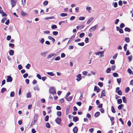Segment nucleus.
<instances>
[{
    "mask_svg": "<svg viewBox=\"0 0 133 133\" xmlns=\"http://www.w3.org/2000/svg\"><path fill=\"white\" fill-rule=\"evenodd\" d=\"M46 73L49 75L50 76H54V74L52 72H46Z\"/></svg>",
    "mask_w": 133,
    "mask_h": 133,
    "instance_id": "obj_14",
    "label": "nucleus"
},
{
    "mask_svg": "<svg viewBox=\"0 0 133 133\" xmlns=\"http://www.w3.org/2000/svg\"><path fill=\"white\" fill-rule=\"evenodd\" d=\"M6 91V89L5 88H2L1 92L2 93H3Z\"/></svg>",
    "mask_w": 133,
    "mask_h": 133,
    "instance_id": "obj_23",
    "label": "nucleus"
},
{
    "mask_svg": "<svg viewBox=\"0 0 133 133\" xmlns=\"http://www.w3.org/2000/svg\"><path fill=\"white\" fill-rule=\"evenodd\" d=\"M85 19V18L84 17H80L79 18V20L83 21Z\"/></svg>",
    "mask_w": 133,
    "mask_h": 133,
    "instance_id": "obj_36",
    "label": "nucleus"
},
{
    "mask_svg": "<svg viewBox=\"0 0 133 133\" xmlns=\"http://www.w3.org/2000/svg\"><path fill=\"white\" fill-rule=\"evenodd\" d=\"M31 66V65L29 64H28L26 66V68L28 69H29Z\"/></svg>",
    "mask_w": 133,
    "mask_h": 133,
    "instance_id": "obj_44",
    "label": "nucleus"
},
{
    "mask_svg": "<svg viewBox=\"0 0 133 133\" xmlns=\"http://www.w3.org/2000/svg\"><path fill=\"white\" fill-rule=\"evenodd\" d=\"M11 39V36L10 35L7 36L6 37V39L8 41L10 40Z\"/></svg>",
    "mask_w": 133,
    "mask_h": 133,
    "instance_id": "obj_59",
    "label": "nucleus"
},
{
    "mask_svg": "<svg viewBox=\"0 0 133 133\" xmlns=\"http://www.w3.org/2000/svg\"><path fill=\"white\" fill-rule=\"evenodd\" d=\"M61 119L58 118H56L55 120V121L56 123L58 124H60L61 123Z\"/></svg>",
    "mask_w": 133,
    "mask_h": 133,
    "instance_id": "obj_6",
    "label": "nucleus"
},
{
    "mask_svg": "<svg viewBox=\"0 0 133 133\" xmlns=\"http://www.w3.org/2000/svg\"><path fill=\"white\" fill-rule=\"evenodd\" d=\"M65 54L64 53H62L61 54V57L62 58H63L65 57Z\"/></svg>",
    "mask_w": 133,
    "mask_h": 133,
    "instance_id": "obj_53",
    "label": "nucleus"
},
{
    "mask_svg": "<svg viewBox=\"0 0 133 133\" xmlns=\"http://www.w3.org/2000/svg\"><path fill=\"white\" fill-rule=\"evenodd\" d=\"M93 19V17L91 18L87 22V24L88 25L89 24L91 23V22L92 21Z\"/></svg>",
    "mask_w": 133,
    "mask_h": 133,
    "instance_id": "obj_10",
    "label": "nucleus"
},
{
    "mask_svg": "<svg viewBox=\"0 0 133 133\" xmlns=\"http://www.w3.org/2000/svg\"><path fill=\"white\" fill-rule=\"evenodd\" d=\"M44 41L43 38H42L40 41V42L42 44H43Z\"/></svg>",
    "mask_w": 133,
    "mask_h": 133,
    "instance_id": "obj_56",
    "label": "nucleus"
},
{
    "mask_svg": "<svg viewBox=\"0 0 133 133\" xmlns=\"http://www.w3.org/2000/svg\"><path fill=\"white\" fill-rule=\"evenodd\" d=\"M72 97L71 96H70L68 98V97L67 98H65V99L67 101L70 102L72 100Z\"/></svg>",
    "mask_w": 133,
    "mask_h": 133,
    "instance_id": "obj_13",
    "label": "nucleus"
},
{
    "mask_svg": "<svg viewBox=\"0 0 133 133\" xmlns=\"http://www.w3.org/2000/svg\"><path fill=\"white\" fill-rule=\"evenodd\" d=\"M48 3V1H45L43 3V5H47Z\"/></svg>",
    "mask_w": 133,
    "mask_h": 133,
    "instance_id": "obj_54",
    "label": "nucleus"
},
{
    "mask_svg": "<svg viewBox=\"0 0 133 133\" xmlns=\"http://www.w3.org/2000/svg\"><path fill=\"white\" fill-rule=\"evenodd\" d=\"M12 7H14L16 5V2L15 0H11Z\"/></svg>",
    "mask_w": 133,
    "mask_h": 133,
    "instance_id": "obj_7",
    "label": "nucleus"
},
{
    "mask_svg": "<svg viewBox=\"0 0 133 133\" xmlns=\"http://www.w3.org/2000/svg\"><path fill=\"white\" fill-rule=\"evenodd\" d=\"M14 54V51L13 50H11L9 51V54L11 56H12Z\"/></svg>",
    "mask_w": 133,
    "mask_h": 133,
    "instance_id": "obj_19",
    "label": "nucleus"
},
{
    "mask_svg": "<svg viewBox=\"0 0 133 133\" xmlns=\"http://www.w3.org/2000/svg\"><path fill=\"white\" fill-rule=\"evenodd\" d=\"M48 52L46 51L41 53V55L45 57L47 54Z\"/></svg>",
    "mask_w": 133,
    "mask_h": 133,
    "instance_id": "obj_11",
    "label": "nucleus"
},
{
    "mask_svg": "<svg viewBox=\"0 0 133 133\" xmlns=\"http://www.w3.org/2000/svg\"><path fill=\"white\" fill-rule=\"evenodd\" d=\"M31 95L30 92L26 94V97L27 98H31Z\"/></svg>",
    "mask_w": 133,
    "mask_h": 133,
    "instance_id": "obj_20",
    "label": "nucleus"
},
{
    "mask_svg": "<svg viewBox=\"0 0 133 133\" xmlns=\"http://www.w3.org/2000/svg\"><path fill=\"white\" fill-rule=\"evenodd\" d=\"M49 118V116H46L45 118V120L46 122L48 121Z\"/></svg>",
    "mask_w": 133,
    "mask_h": 133,
    "instance_id": "obj_47",
    "label": "nucleus"
},
{
    "mask_svg": "<svg viewBox=\"0 0 133 133\" xmlns=\"http://www.w3.org/2000/svg\"><path fill=\"white\" fill-rule=\"evenodd\" d=\"M124 30H125V31H127L128 32H130V29L129 28L127 27V28H125Z\"/></svg>",
    "mask_w": 133,
    "mask_h": 133,
    "instance_id": "obj_51",
    "label": "nucleus"
},
{
    "mask_svg": "<svg viewBox=\"0 0 133 133\" xmlns=\"http://www.w3.org/2000/svg\"><path fill=\"white\" fill-rule=\"evenodd\" d=\"M78 131V128L77 127H75L73 129V131L74 133H76Z\"/></svg>",
    "mask_w": 133,
    "mask_h": 133,
    "instance_id": "obj_18",
    "label": "nucleus"
},
{
    "mask_svg": "<svg viewBox=\"0 0 133 133\" xmlns=\"http://www.w3.org/2000/svg\"><path fill=\"white\" fill-rule=\"evenodd\" d=\"M100 115V112H96L95 114V117H98Z\"/></svg>",
    "mask_w": 133,
    "mask_h": 133,
    "instance_id": "obj_25",
    "label": "nucleus"
},
{
    "mask_svg": "<svg viewBox=\"0 0 133 133\" xmlns=\"http://www.w3.org/2000/svg\"><path fill=\"white\" fill-rule=\"evenodd\" d=\"M128 72L130 74H131L132 73V71L131 70V69L129 68L127 70Z\"/></svg>",
    "mask_w": 133,
    "mask_h": 133,
    "instance_id": "obj_58",
    "label": "nucleus"
},
{
    "mask_svg": "<svg viewBox=\"0 0 133 133\" xmlns=\"http://www.w3.org/2000/svg\"><path fill=\"white\" fill-rule=\"evenodd\" d=\"M15 92L14 91H12L10 93V96L11 97H13L15 96Z\"/></svg>",
    "mask_w": 133,
    "mask_h": 133,
    "instance_id": "obj_30",
    "label": "nucleus"
},
{
    "mask_svg": "<svg viewBox=\"0 0 133 133\" xmlns=\"http://www.w3.org/2000/svg\"><path fill=\"white\" fill-rule=\"evenodd\" d=\"M116 66L115 65H112L111 67V69L112 70H114Z\"/></svg>",
    "mask_w": 133,
    "mask_h": 133,
    "instance_id": "obj_63",
    "label": "nucleus"
},
{
    "mask_svg": "<svg viewBox=\"0 0 133 133\" xmlns=\"http://www.w3.org/2000/svg\"><path fill=\"white\" fill-rule=\"evenodd\" d=\"M60 16L62 17H64L67 16V14L66 13H62L60 14Z\"/></svg>",
    "mask_w": 133,
    "mask_h": 133,
    "instance_id": "obj_21",
    "label": "nucleus"
},
{
    "mask_svg": "<svg viewBox=\"0 0 133 133\" xmlns=\"http://www.w3.org/2000/svg\"><path fill=\"white\" fill-rule=\"evenodd\" d=\"M111 70L110 68H108L105 71V72L107 73L108 74L110 73Z\"/></svg>",
    "mask_w": 133,
    "mask_h": 133,
    "instance_id": "obj_17",
    "label": "nucleus"
},
{
    "mask_svg": "<svg viewBox=\"0 0 133 133\" xmlns=\"http://www.w3.org/2000/svg\"><path fill=\"white\" fill-rule=\"evenodd\" d=\"M88 74V72L87 71H83L82 72V74L83 75H84L86 76L87 75V74Z\"/></svg>",
    "mask_w": 133,
    "mask_h": 133,
    "instance_id": "obj_29",
    "label": "nucleus"
},
{
    "mask_svg": "<svg viewBox=\"0 0 133 133\" xmlns=\"http://www.w3.org/2000/svg\"><path fill=\"white\" fill-rule=\"evenodd\" d=\"M18 69L19 70H20L23 68V67L20 64L18 65Z\"/></svg>",
    "mask_w": 133,
    "mask_h": 133,
    "instance_id": "obj_62",
    "label": "nucleus"
},
{
    "mask_svg": "<svg viewBox=\"0 0 133 133\" xmlns=\"http://www.w3.org/2000/svg\"><path fill=\"white\" fill-rule=\"evenodd\" d=\"M124 26V24L123 23H121L120 25V27L121 28H122Z\"/></svg>",
    "mask_w": 133,
    "mask_h": 133,
    "instance_id": "obj_64",
    "label": "nucleus"
},
{
    "mask_svg": "<svg viewBox=\"0 0 133 133\" xmlns=\"http://www.w3.org/2000/svg\"><path fill=\"white\" fill-rule=\"evenodd\" d=\"M113 76L114 77H118V75L117 73L115 72L113 74Z\"/></svg>",
    "mask_w": 133,
    "mask_h": 133,
    "instance_id": "obj_24",
    "label": "nucleus"
},
{
    "mask_svg": "<svg viewBox=\"0 0 133 133\" xmlns=\"http://www.w3.org/2000/svg\"><path fill=\"white\" fill-rule=\"evenodd\" d=\"M86 10L89 12L90 13L91 12V10H92L90 6H87L86 8Z\"/></svg>",
    "mask_w": 133,
    "mask_h": 133,
    "instance_id": "obj_9",
    "label": "nucleus"
},
{
    "mask_svg": "<svg viewBox=\"0 0 133 133\" xmlns=\"http://www.w3.org/2000/svg\"><path fill=\"white\" fill-rule=\"evenodd\" d=\"M117 102L118 104H121L122 103V100L121 99H119L117 100Z\"/></svg>",
    "mask_w": 133,
    "mask_h": 133,
    "instance_id": "obj_32",
    "label": "nucleus"
},
{
    "mask_svg": "<svg viewBox=\"0 0 133 133\" xmlns=\"http://www.w3.org/2000/svg\"><path fill=\"white\" fill-rule=\"evenodd\" d=\"M34 90H35L38 91L39 90V88L38 86H36L35 87Z\"/></svg>",
    "mask_w": 133,
    "mask_h": 133,
    "instance_id": "obj_31",
    "label": "nucleus"
},
{
    "mask_svg": "<svg viewBox=\"0 0 133 133\" xmlns=\"http://www.w3.org/2000/svg\"><path fill=\"white\" fill-rule=\"evenodd\" d=\"M52 34L56 36L58 34V32L56 31H54L53 32Z\"/></svg>",
    "mask_w": 133,
    "mask_h": 133,
    "instance_id": "obj_52",
    "label": "nucleus"
},
{
    "mask_svg": "<svg viewBox=\"0 0 133 133\" xmlns=\"http://www.w3.org/2000/svg\"><path fill=\"white\" fill-rule=\"evenodd\" d=\"M28 74L27 73H25L23 75V76L24 78H25L28 77Z\"/></svg>",
    "mask_w": 133,
    "mask_h": 133,
    "instance_id": "obj_55",
    "label": "nucleus"
},
{
    "mask_svg": "<svg viewBox=\"0 0 133 133\" xmlns=\"http://www.w3.org/2000/svg\"><path fill=\"white\" fill-rule=\"evenodd\" d=\"M57 115L59 117H61L62 116V113L61 111H58L57 112Z\"/></svg>",
    "mask_w": 133,
    "mask_h": 133,
    "instance_id": "obj_22",
    "label": "nucleus"
},
{
    "mask_svg": "<svg viewBox=\"0 0 133 133\" xmlns=\"http://www.w3.org/2000/svg\"><path fill=\"white\" fill-rule=\"evenodd\" d=\"M116 92H117L118 94L120 95H121L122 94V92L121 90H118V91Z\"/></svg>",
    "mask_w": 133,
    "mask_h": 133,
    "instance_id": "obj_37",
    "label": "nucleus"
},
{
    "mask_svg": "<svg viewBox=\"0 0 133 133\" xmlns=\"http://www.w3.org/2000/svg\"><path fill=\"white\" fill-rule=\"evenodd\" d=\"M49 92L50 93L53 94H55L56 93V91L54 87H50L49 89Z\"/></svg>",
    "mask_w": 133,
    "mask_h": 133,
    "instance_id": "obj_2",
    "label": "nucleus"
},
{
    "mask_svg": "<svg viewBox=\"0 0 133 133\" xmlns=\"http://www.w3.org/2000/svg\"><path fill=\"white\" fill-rule=\"evenodd\" d=\"M9 46L13 48L14 46V44L10 43L9 44Z\"/></svg>",
    "mask_w": 133,
    "mask_h": 133,
    "instance_id": "obj_42",
    "label": "nucleus"
},
{
    "mask_svg": "<svg viewBox=\"0 0 133 133\" xmlns=\"http://www.w3.org/2000/svg\"><path fill=\"white\" fill-rule=\"evenodd\" d=\"M111 109L112 111L114 113H115L116 112L115 110L114 107L112 106L111 107Z\"/></svg>",
    "mask_w": 133,
    "mask_h": 133,
    "instance_id": "obj_38",
    "label": "nucleus"
},
{
    "mask_svg": "<svg viewBox=\"0 0 133 133\" xmlns=\"http://www.w3.org/2000/svg\"><path fill=\"white\" fill-rule=\"evenodd\" d=\"M117 80L118 83L120 84L121 81V78H117Z\"/></svg>",
    "mask_w": 133,
    "mask_h": 133,
    "instance_id": "obj_45",
    "label": "nucleus"
},
{
    "mask_svg": "<svg viewBox=\"0 0 133 133\" xmlns=\"http://www.w3.org/2000/svg\"><path fill=\"white\" fill-rule=\"evenodd\" d=\"M125 40L127 43H128L130 42L129 39V37H126L125 39Z\"/></svg>",
    "mask_w": 133,
    "mask_h": 133,
    "instance_id": "obj_49",
    "label": "nucleus"
},
{
    "mask_svg": "<svg viewBox=\"0 0 133 133\" xmlns=\"http://www.w3.org/2000/svg\"><path fill=\"white\" fill-rule=\"evenodd\" d=\"M110 63L112 64H114L115 63V61L114 60L111 59L110 61Z\"/></svg>",
    "mask_w": 133,
    "mask_h": 133,
    "instance_id": "obj_60",
    "label": "nucleus"
},
{
    "mask_svg": "<svg viewBox=\"0 0 133 133\" xmlns=\"http://www.w3.org/2000/svg\"><path fill=\"white\" fill-rule=\"evenodd\" d=\"M78 44L80 46H83L84 45V42H83L81 43H78Z\"/></svg>",
    "mask_w": 133,
    "mask_h": 133,
    "instance_id": "obj_48",
    "label": "nucleus"
},
{
    "mask_svg": "<svg viewBox=\"0 0 133 133\" xmlns=\"http://www.w3.org/2000/svg\"><path fill=\"white\" fill-rule=\"evenodd\" d=\"M112 5H114V7L115 8H116L117 7V3L116 2H113Z\"/></svg>",
    "mask_w": 133,
    "mask_h": 133,
    "instance_id": "obj_33",
    "label": "nucleus"
},
{
    "mask_svg": "<svg viewBox=\"0 0 133 133\" xmlns=\"http://www.w3.org/2000/svg\"><path fill=\"white\" fill-rule=\"evenodd\" d=\"M89 39L88 37H86L85 38V42L86 43H87L89 42Z\"/></svg>",
    "mask_w": 133,
    "mask_h": 133,
    "instance_id": "obj_57",
    "label": "nucleus"
},
{
    "mask_svg": "<svg viewBox=\"0 0 133 133\" xmlns=\"http://www.w3.org/2000/svg\"><path fill=\"white\" fill-rule=\"evenodd\" d=\"M123 105L122 104H121L118 107V110H120L123 107Z\"/></svg>",
    "mask_w": 133,
    "mask_h": 133,
    "instance_id": "obj_27",
    "label": "nucleus"
},
{
    "mask_svg": "<svg viewBox=\"0 0 133 133\" xmlns=\"http://www.w3.org/2000/svg\"><path fill=\"white\" fill-rule=\"evenodd\" d=\"M103 83L99 82L98 83V85L100 87H102L103 86Z\"/></svg>",
    "mask_w": 133,
    "mask_h": 133,
    "instance_id": "obj_50",
    "label": "nucleus"
},
{
    "mask_svg": "<svg viewBox=\"0 0 133 133\" xmlns=\"http://www.w3.org/2000/svg\"><path fill=\"white\" fill-rule=\"evenodd\" d=\"M51 28L52 29H55L57 28V26L56 25H52L51 26Z\"/></svg>",
    "mask_w": 133,
    "mask_h": 133,
    "instance_id": "obj_43",
    "label": "nucleus"
},
{
    "mask_svg": "<svg viewBox=\"0 0 133 133\" xmlns=\"http://www.w3.org/2000/svg\"><path fill=\"white\" fill-rule=\"evenodd\" d=\"M70 92H68L67 94H66V95H65V98H67L68 96L70 95Z\"/></svg>",
    "mask_w": 133,
    "mask_h": 133,
    "instance_id": "obj_40",
    "label": "nucleus"
},
{
    "mask_svg": "<svg viewBox=\"0 0 133 133\" xmlns=\"http://www.w3.org/2000/svg\"><path fill=\"white\" fill-rule=\"evenodd\" d=\"M7 77L6 79V81L7 82H11L12 81L13 78L10 76H7Z\"/></svg>",
    "mask_w": 133,
    "mask_h": 133,
    "instance_id": "obj_3",
    "label": "nucleus"
},
{
    "mask_svg": "<svg viewBox=\"0 0 133 133\" xmlns=\"http://www.w3.org/2000/svg\"><path fill=\"white\" fill-rule=\"evenodd\" d=\"M50 125L49 123H47L46 124V127L48 128H50Z\"/></svg>",
    "mask_w": 133,
    "mask_h": 133,
    "instance_id": "obj_35",
    "label": "nucleus"
},
{
    "mask_svg": "<svg viewBox=\"0 0 133 133\" xmlns=\"http://www.w3.org/2000/svg\"><path fill=\"white\" fill-rule=\"evenodd\" d=\"M104 93H105V92H104V91H102V92H101V97H104V96H105V95L104 94Z\"/></svg>",
    "mask_w": 133,
    "mask_h": 133,
    "instance_id": "obj_41",
    "label": "nucleus"
},
{
    "mask_svg": "<svg viewBox=\"0 0 133 133\" xmlns=\"http://www.w3.org/2000/svg\"><path fill=\"white\" fill-rule=\"evenodd\" d=\"M97 27V25H96L90 28L89 30L90 31L92 32L95 30Z\"/></svg>",
    "mask_w": 133,
    "mask_h": 133,
    "instance_id": "obj_5",
    "label": "nucleus"
},
{
    "mask_svg": "<svg viewBox=\"0 0 133 133\" xmlns=\"http://www.w3.org/2000/svg\"><path fill=\"white\" fill-rule=\"evenodd\" d=\"M69 107H68L66 109V114L67 115L69 114Z\"/></svg>",
    "mask_w": 133,
    "mask_h": 133,
    "instance_id": "obj_39",
    "label": "nucleus"
},
{
    "mask_svg": "<svg viewBox=\"0 0 133 133\" xmlns=\"http://www.w3.org/2000/svg\"><path fill=\"white\" fill-rule=\"evenodd\" d=\"M21 15L23 16H26L27 15L26 13L23 11H22L21 12Z\"/></svg>",
    "mask_w": 133,
    "mask_h": 133,
    "instance_id": "obj_16",
    "label": "nucleus"
},
{
    "mask_svg": "<svg viewBox=\"0 0 133 133\" xmlns=\"http://www.w3.org/2000/svg\"><path fill=\"white\" fill-rule=\"evenodd\" d=\"M132 56L131 55L130 56L128 57V59L129 61H130L132 60Z\"/></svg>",
    "mask_w": 133,
    "mask_h": 133,
    "instance_id": "obj_61",
    "label": "nucleus"
},
{
    "mask_svg": "<svg viewBox=\"0 0 133 133\" xmlns=\"http://www.w3.org/2000/svg\"><path fill=\"white\" fill-rule=\"evenodd\" d=\"M85 35V34L84 33H82L80 34L79 35V37L80 38H82Z\"/></svg>",
    "mask_w": 133,
    "mask_h": 133,
    "instance_id": "obj_26",
    "label": "nucleus"
},
{
    "mask_svg": "<svg viewBox=\"0 0 133 133\" xmlns=\"http://www.w3.org/2000/svg\"><path fill=\"white\" fill-rule=\"evenodd\" d=\"M104 53V51H98L95 53V54L96 56L99 55V58H102L104 56V55L103 54Z\"/></svg>",
    "mask_w": 133,
    "mask_h": 133,
    "instance_id": "obj_1",
    "label": "nucleus"
},
{
    "mask_svg": "<svg viewBox=\"0 0 133 133\" xmlns=\"http://www.w3.org/2000/svg\"><path fill=\"white\" fill-rule=\"evenodd\" d=\"M127 44H125L124 45V50L125 51H126L127 50Z\"/></svg>",
    "mask_w": 133,
    "mask_h": 133,
    "instance_id": "obj_46",
    "label": "nucleus"
},
{
    "mask_svg": "<svg viewBox=\"0 0 133 133\" xmlns=\"http://www.w3.org/2000/svg\"><path fill=\"white\" fill-rule=\"evenodd\" d=\"M56 55V54L54 53H52L51 54H50L48 55L47 57L48 58H51L52 57Z\"/></svg>",
    "mask_w": 133,
    "mask_h": 133,
    "instance_id": "obj_8",
    "label": "nucleus"
},
{
    "mask_svg": "<svg viewBox=\"0 0 133 133\" xmlns=\"http://www.w3.org/2000/svg\"><path fill=\"white\" fill-rule=\"evenodd\" d=\"M79 120V118L77 117H73V121L75 122H76Z\"/></svg>",
    "mask_w": 133,
    "mask_h": 133,
    "instance_id": "obj_12",
    "label": "nucleus"
},
{
    "mask_svg": "<svg viewBox=\"0 0 133 133\" xmlns=\"http://www.w3.org/2000/svg\"><path fill=\"white\" fill-rule=\"evenodd\" d=\"M76 80L78 82L80 81L82 79L81 75L80 74L77 75L76 76Z\"/></svg>",
    "mask_w": 133,
    "mask_h": 133,
    "instance_id": "obj_4",
    "label": "nucleus"
},
{
    "mask_svg": "<svg viewBox=\"0 0 133 133\" xmlns=\"http://www.w3.org/2000/svg\"><path fill=\"white\" fill-rule=\"evenodd\" d=\"M61 59V58L59 56H58L55 58V60L56 61H57Z\"/></svg>",
    "mask_w": 133,
    "mask_h": 133,
    "instance_id": "obj_28",
    "label": "nucleus"
},
{
    "mask_svg": "<svg viewBox=\"0 0 133 133\" xmlns=\"http://www.w3.org/2000/svg\"><path fill=\"white\" fill-rule=\"evenodd\" d=\"M48 38L50 40H52L53 42L55 41L54 38L51 36H49L48 37Z\"/></svg>",
    "mask_w": 133,
    "mask_h": 133,
    "instance_id": "obj_15",
    "label": "nucleus"
},
{
    "mask_svg": "<svg viewBox=\"0 0 133 133\" xmlns=\"http://www.w3.org/2000/svg\"><path fill=\"white\" fill-rule=\"evenodd\" d=\"M123 102L124 103H126L127 102V101L125 97V96H123L122 98Z\"/></svg>",
    "mask_w": 133,
    "mask_h": 133,
    "instance_id": "obj_34",
    "label": "nucleus"
}]
</instances>
